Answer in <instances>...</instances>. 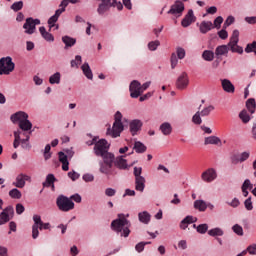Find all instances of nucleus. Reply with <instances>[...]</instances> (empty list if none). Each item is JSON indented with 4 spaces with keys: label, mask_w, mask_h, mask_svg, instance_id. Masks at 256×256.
<instances>
[{
    "label": "nucleus",
    "mask_w": 256,
    "mask_h": 256,
    "mask_svg": "<svg viewBox=\"0 0 256 256\" xmlns=\"http://www.w3.org/2000/svg\"><path fill=\"white\" fill-rule=\"evenodd\" d=\"M126 217H129V214L125 216V214H118V218L116 220H113L111 223V228L116 233H121V237H129V233H131V230H129V227H131V222L127 220Z\"/></svg>",
    "instance_id": "obj_1"
},
{
    "label": "nucleus",
    "mask_w": 256,
    "mask_h": 256,
    "mask_svg": "<svg viewBox=\"0 0 256 256\" xmlns=\"http://www.w3.org/2000/svg\"><path fill=\"white\" fill-rule=\"evenodd\" d=\"M10 119L12 123H18L22 133H29L33 128V124L29 121V115L23 111L14 113Z\"/></svg>",
    "instance_id": "obj_2"
},
{
    "label": "nucleus",
    "mask_w": 256,
    "mask_h": 256,
    "mask_svg": "<svg viewBox=\"0 0 256 256\" xmlns=\"http://www.w3.org/2000/svg\"><path fill=\"white\" fill-rule=\"evenodd\" d=\"M114 123L111 128V126L107 129V135H110V137H113V139L117 137H121V133H123V130L125 129V126H123V122L121 120L123 119V114L121 112L117 111L114 116Z\"/></svg>",
    "instance_id": "obj_3"
},
{
    "label": "nucleus",
    "mask_w": 256,
    "mask_h": 256,
    "mask_svg": "<svg viewBox=\"0 0 256 256\" xmlns=\"http://www.w3.org/2000/svg\"><path fill=\"white\" fill-rule=\"evenodd\" d=\"M103 161L99 162L100 165V173L104 175H111V169H113V162L115 161V155L111 152H106L105 155L101 156Z\"/></svg>",
    "instance_id": "obj_4"
},
{
    "label": "nucleus",
    "mask_w": 256,
    "mask_h": 256,
    "mask_svg": "<svg viewBox=\"0 0 256 256\" xmlns=\"http://www.w3.org/2000/svg\"><path fill=\"white\" fill-rule=\"evenodd\" d=\"M97 139H93L88 145L94 144V153L97 157H102L106 153H109V143L105 139H101L96 142Z\"/></svg>",
    "instance_id": "obj_5"
},
{
    "label": "nucleus",
    "mask_w": 256,
    "mask_h": 256,
    "mask_svg": "<svg viewBox=\"0 0 256 256\" xmlns=\"http://www.w3.org/2000/svg\"><path fill=\"white\" fill-rule=\"evenodd\" d=\"M56 205L58 209L60 211H63L64 213L73 211V209H75V203H73L71 199L63 195L57 197Z\"/></svg>",
    "instance_id": "obj_6"
},
{
    "label": "nucleus",
    "mask_w": 256,
    "mask_h": 256,
    "mask_svg": "<svg viewBox=\"0 0 256 256\" xmlns=\"http://www.w3.org/2000/svg\"><path fill=\"white\" fill-rule=\"evenodd\" d=\"M15 71V63L9 56L0 59V75H11Z\"/></svg>",
    "instance_id": "obj_7"
},
{
    "label": "nucleus",
    "mask_w": 256,
    "mask_h": 256,
    "mask_svg": "<svg viewBox=\"0 0 256 256\" xmlns=\"http://www.w3.org/2000/svg\"><path fill=\"white\" fill-rule=\"evenodd\" d=\"M237 43H239V30H234L230 42L228 43V47H230L233 53H239L241 55L243 53V47L237 45Z\"/></svg>",
    "instance_id": "obj_8"
},
{
    "label": "nucleus",
    "mask_w": 256,
    "mask_h": 256,
    "mask_svg": "<svg viewBox=\"0 0 256 256\" xmlns=\"http://www.w3.org/2000/svg\"><path fill=\"white\" fill-rule=\"evenodd\" d=\"M13 215H15V210L13 209V206L6 207L0 213V225H5V223H9V220L13 219Z\"/></svg>",
    "instance_id": "obj_9"
},
{
    "label": "nucleus",
    "mask_w": 256,
    "mask_h": 256,
    "mask_svg": "<svg viewBox=\"0 0 256 256\" xmlns=\"http://www.w3.org/2000/svg\"><path fill=\"white\" fill-rule=\"evenodd\" d=\"M117 3V0H102V2L99 4L97 13L100 15H105L113 5Z\"/></svg>",
    "instance_id": "obj_10"
},
{
    "label": "nucleus",
    "mask_w": 256,
    "mask_h": 256,
    "mask_svg": "<svg viewBox=\"0 0 256 256\" xmlns=\"http://www.w3.org/2000/svg\"><path fill=\"white\" fill-rule=\"evenodd\" d=\"M130 97L137 99L141 95V83L137 80H133L129 87Z\"/></svg>",
    "instance_id": "obj_11"
},
{
    "label": "nucleus",
    "mask_w": 256,
    "mask_h": 256,
    "mask_svg": "<svg viewBox=\"0 0 256 256\" xmlns=\"http://www.w3.org/2000/svg\"><path fill=\"white\" fill-rule=\"evenodd\" d=\"M183 11H185V4L181 1H176L169 10V13L175 17H181Z\"/></svg>",
    "instance_id": "obj_12"
},
{
    "label": "nucleus",
    "mask_w": 256,
    "mask_h": 256,
    "mask_svg": "<svg viewBox=\"0 0 256 256\" xmlns=\"http://www.w3.org/2000/svg\"><path fill=\"white\" fill-rule=\"evenodd\" d=\"M201 179L205 183H212V181L217 179V171L213 168L207 169L202 173Z\"/></svg>",
    "instance_id": "obj_13"
},
{
    "label": "nucleus",
    "mask_w": 256,
    "mask_h": 256,
    "mask_svg": "<svg viewBox=\"0 0 256 256\" xmlns=\"http://www.w3.org/2000/svg\"><path fill=\"white\" fill-rule=\"evenodd\" d=\"M26 181L31 183V176L21 173L16 177V181L13 182V185L18 189H23V187H25Z\"/></svg>",
    "instance_id": "obj_14"
},
{
    "label": "nucleus",
    "mask_w": 256,
    "mask_h": 256,
    "mask_svg": "<svg viewBox=\"0 0 256 256\" xmlns=\"http://www.w3.org/2000/svg\"><path fill=\"white\" fill-rule=\"evenodd\" d=\"M130 127V133L135 137L137 135L138 131H141V128L143 127V122L139 119L132 120L129 124Z\"/></svg>",
    "instance_id": "obj_15"
},
{
    "label": "nucleus",
    "mask_w": 256,
    "mask_h": 256,
    "mask_svg": "<svg viewBox=\"0 0 256 256\" xmlns=\"http://www.w3.org/2000/svg\"><path fill=\"white\" fill-rule=\"evenodd\" d=\"M189 85V78L187 77L186 73H182L177 81H176V87L177 89H185Z\"/></svg>",
    "instance_id": "obj_16"
},
{
    "label": "nucleus",
    "mask_w": 256,
    "mask_h": 256,
    "mask_svg": "<svg viewBox=\"0 0 256 256\" xmlns=\"http://www.w3.org/2000/svg\"><path fill=\"white\" fill-rule=\"evenodd\" d=\"M212 29H215V26H213V22L211 21H202L199 25V31L203 35L209 33Z\"/></svg>",
    "instance_id": "obj_17"
},
{
    "label": "nucleus",
    "mask_w": 256,
    "mask_h": 256,
    "mask_svg": "<svg viewBox=\"0 0 256 256\" xmlns=\"http://www.w3.org/2000/svg\"><path fill=\"white\" fill-rule=\"evenodd\" d=\"M23 29H25V33H27V35H33L35 33V24L33 23V18L26 19Z\"/></svg>",
    "instance_id": "obj_18"
},
{
    "label": "nucleus",
    "mask_w": 256,
    "mask_h": 256,
    "mask_svg": "<svg viewBox=\"0 0 256 256\" xmlns=\"http://www.w3.org/2000/svg\"><path fill=\"white\" fill-rule=\"evenodd\" d=\"M195 22V16L193 15V10H189L187 15L182 19V27H189L191 23Z\"/></svg>",
    "instance_id": "obj_19"
},
{
    "label": "nucleus",
    "mask_w": 256,
    "mask_h": 256,
    "mask_svg": "<svg viewBox=\"0 0 256 256\" xmlns=\"http://www.w3.org/2000/svg\"><path fill=\"white\" fill-rule=\"evenodd\" d=\"M135 189L143 193L145 191V177L140 176L135 178Z\"/></svg>",
    "instance_id": "obj_20"
},
{
    "label": "nucleus",
    "mask_w": 256,
    "mask_h": 256,
    "mask_svg": "<svg viewBox=\"0 0 256 256\" xmlns=\"http://www.w3.org/2000/svg\"><path fill=\"white\" fill-rule=\"evenodd\" d=\"M31 131L30 132H22L21 131V136L25 138H21L20 143L22 145L23 149H29V139H31Z\"/></svg>",
    "instance_id": "obj_21"
},
{
    "label": "nucleus",
    "mask_w": 256,
    "mask_h": 256,
    "mask_svg": "<svg viewBox=\"0 0 256 256\" xmlns=\"http://www.w3.org/2000/svg\"><path fill=\"white\" fill-rule=\"evenodd\" d=\"M124 157L125 156H119L115 159L114 165L117 169H127V160Z\"/></svg>",
    "instance_id": "obj_22"
},
{
    "label": "nucleus",
    "mask_w": 256,
    "mask_h": 256,
    "mask_svg": "<svg viewBox=\"0 0 256 256\" xmlns=\"http://www.w3.org/2000/svg\"><path fill=\"white\" fill-rule=\"evenodd\" d=\"M222 89L226 93H235V86L227 79L222 80Z\"/></svg>",
    "instance_id": "obj_23"
},
{
    "label": "nucleus",
    "mask_w": 256,
    "mask_h": 256,
    "mask_svg": "<svg viewBox=\"0 0 256 256\" xmlns=\"http://www.w3.org/2000/svg\"><path fill=\"white\" fill-rule=\"evenodd\" d=\"M59 161L62 163L63 171H69V160H67V155L63 152H59Z\"/></svg>",
    "instance_id": "obj_24"
},
{
    "label": "nucleus",
    "mask_w": 256,
    "mask_h": 256,
    "mask_svg": "<svg viewBox=\"0 0 256 256\" xmlns=\"http://www.w3.org/2000/svg\"><path fill=\"white\" fill-rule=\"evenodd\" d=\"M228 53H229V46L228 45L218 46L215 50L216 57H221L223 55H227Z\"/></svg>",
    "instance_id": "obj_25"
},
{
    "label": "nucleus",
    "mask_w": 256,
    "mask_h": 256,
    "mask_svg": "<svg viewBox=\"0 0 256 256\" xmlns=\"http://www.w3.org/2000/svg\"><path fill=\"white\" fill-rule=\"evenodd\" d=\"M138 219L141 223H144L145 225H147V223H149V221H151V214H149V212H147V211L140 212L138 214Z\"/></svg>",
    "instance_id": "obj_26"
},
{
    "label": "nucleus",
    "mask_w": 256,
    "mask_h": 256,
    "mask_svg": "<svg viewBox=\"0 0 256 256\" xmlns=\"http://www.w3.org/2000/svg\"><path fill=\"white\" fill-rule=\"evenodd\" d=\"M85 77L87 79H93V71H91V67L89 66V63L85 62L81 67Z\"/></svg>",
    "instance_id": "obj_27"
},
{
    "label": "nucleus",
    "mask_w": 256,
    "mask_h": 256,
    "mask_svg": "<svg viewBox=\"0 0 256 256\" xmlns=\"http://www.w3.org/2000/svg\"><path fill=\"white\" fill-rule=\"evenodd\" d=\"M62 42L65 44V49L69 47H73L75 43H77V40L75 38H71L70 36H64L62 37Z\"/></svg>",
    "instance_id": "obj_28"
},
{
    "label": "nucleus",
    "mask_w": 256,
    "mask_h": 256,
    "mask_svg": "<svg viewBox=\"0 0 256 256\" xmlns=\"http://www.w3.org/2000/svg\"><path fill=\"white\" fill-rule=\"evenodd\" d=\"M205 145H219L221 143V139L217 136H209L205 138Z\"/></svg>",
    "instance_id": "obj_29"
},
{
    "label": "nucleus",
    "mask_w": 256,
    "mask_h": 256,
    "mask_svg": "<svg viewBox=\"0 0 256 256\" xmlns=\"http://www.w3.org/2000/svg\"><path fill=\"white\" fill-rule=\"evenodd\" d=\"M49 83L51 85H59V83H61V73L56 72L53 75H51L49 78Z\"/></svg>",
    "instance_id": "obj_30"
},
{
    "label": "nucleus",
    "mask_w": 256,
    "mask_h": 256,
    "mask_svg": "<svg viewBox=\"0 0 256 256\" xmlns=\"http://www.w3.org/2000/svg\"><path fill=\"white\" fill-rule=\"evenodd\" d=\"M246 107L249 111V113L253 114L255 113V109H256V102L255 99L250 98L246 101Z\"/></svg>",
    "instance_id": "obj_31"
},
{
    "label": "nucleus",
    "mask_w": 256,
    "mask_h": 256,
    "mask_svg": "<svg viewBox=\"0 0 256 256\" xmlns=\"http://www.w3.org/2000/svg\"><path fill=\"white\" fill-rule=\"evenodd\" d=\"M134 150L136 153H145L147 151V146L139 141H136L134 143Z\"/></svg>",
    "instance_id": "obj_32"
},
{
    "label": "nucleus",
    "mask_w": 256,
    "mask_h": 256,
    "mask_svg": "<svg viewBox=\"0 0 256 256\" xmlns=\"http://www.w3.org/2000/svg\"><path fill=\"white\" fill-rule=\"evenodd\" d=\"M173 131V127H171V124L168 122H165L161 125V132L163 135H171V132Z\"/></svg>",
    "instance_id": "obj_33"
},
{
    "label": "nucleus",
    "mask_w": 256,
    "mask_h": 256,
    "mask_svg": "<svg viewBox=\"0 0 256 256\" xmlns=\"http://www.w3.org/2000/svg\"><path fill=\"white\" fill-rule=\"evenodd\" d=\"M194 209H198V211H205L207 209V203L203 200H196L194 202Z\"/></svg>",
    "instance_id": "obj_34"
},
{
    "label": "nucleus",
    "mask_w": 256,
    "mask_h": 256,
    "mask_svg": "<svg viewBox=\"0 0 256 256\" xmlns=\"http://www.w3.org/2000/svg\"><path fill=\"white\" fill-rule=\"evenodd\" d=\"M21 130H17L14 132V143H13V147L14 149H17V147H19V145H21Z\"/></svg>",
    "instance_id": "obj_35"
},
{
    "label": "nucleus",
    "mask_w": 256,
    "mask_h": 256,
    "mask_svg": "<svg viewBox=\"0 0 256 256\" xmlns=\"http://www.w3.org/2000/svg\"><path fill=\"white\" fill-rule=\"evenodd\" d=\"M202 58L204 59V61H213V59H215V53L210 50H205L202 53Z\"/></svg>",
    "instance_id": "obj_36"
},
{
    "label": "nucleus",
    "mask_w": 256,
    "mask_h": 256,
    "mask_svg": "<svg viewBox=\"0 0 256 256\" xmlns=\"http://www.w3.org/2000/svg\"><path fill=\"white\" fill-rule=\"evenodd\" d=\"M53 183H55V175L48 174L46 177V181L43 183V187H54Z\"/></svg>",
    "instance_id": "obj_37"
},
{
    "label": "nucleus",
    "mask_w": 256,
    "mask_h": 256,
    "mask_svg": "<svg viewBox=\"0 0 256 256\" xmlns=\"http://www.w3.org/2000/svg\"><path fill=\"white\" fill-rule=\"evenodd\" d=\"M210 237H223V230L221 228H214L208 231Z\"/></svg>",
    "instance_id": "obj_38"
},
{
    "label": "nucleus",
    "mask_w": 256,
    "mask_h": 256,
    "mask_svg": "<svg viewBox=\"0 0 256 256\" xmlns=\"http://www.w3.org/2000/svg\"><path fill=\"white\" fill-rule=\"evenodd\" d=\"M34 224L33 226L39 227L40 231H43V220H41V216L35 214L33 216Z\"/></svg>",
    "instance_id": "obj_39"
},
{
    "label": "nucleus",
    "mask_w": 256,
    "mask_h": 256,
    "mask_svg": "<svg viewBox=\"0 0 256 256\" xmlns=\"http://www.w3.org/2000/svg\"><path fill=\"white\" fill-rule=\"evenodd\" d=\"M9 196L12 199H21L22 194H21V191H19V189L13 188L12 190L9 191Z\"/></svg>",
    "instance_id": "obj_40"
},
{
    "label": "nucleus",
    "mask_w": 256,
    "mask_h": 256,
    "mask_svg": "<svg viewBox=\"0 0 256 256\" xmlns=\"http://www.w3.org/2000/svg\"><path fill=\"white\" fill-rule=\"evenodd\" d=\"M161 171L165 173V174H162L163 181H169V179H171V171H169L168 168L163 165L161 166Z\"/></svg>",
    "instance_id": "obj_41"
},
{
    "label": "nucleus",
    "mask_w": 256,
    "mask_h": 256,
    "mask_svg": "<svg viewBox=\"0 0 256 256\" xmlns=\"http://www.w3.org/2000/svg\"><path fill=\"white\" fill-rule=\"evenodd\" d=\"M239 118L241 119V121H243L244 123H249V121H251V117L249 116V114L247 113V110H242L239 114Z\"/></svg>",
    "instance_id": "obj_42"
},
{
    "label": "nucleus",
    "mask_w": 256,
    "mask_h": 256,
    "mask_svg": "<svg viewBox=\"0 0 256 256\" xmlns=\"http://www.w3.org/2000/svg\"><path fill=\"white\" fill-rule=\"evenodd\" d=\"M192 123H194V125H201V123H203V120L201 119V112L200 111L196 112L193 115Z\"/></svg>",
    "instance_id": "obj_43"
},
{
    "label": "nucleus",
    "mask_w": 256,
    "mask_h": 256,
    "mask_svg": "<svg viewBox=\"0 0 256 256\" xmlns=\"http://www.w3.org/2000/svg\"><path fill=\"white\" fill-rule=\"evenodd\" d=\"M211 111H215V106L210 105V106H207L206 108H204V109L200 112L201 117H208V115L211 114Z\"/></svg>",
    "instance_id": "obj_44"
},
{
    "label": "nucleus",
    "mask_w": 256,
    "mask_h": 256,
    "mask_svg": "<svg viewBox=\"0 0 256 256\" xmlns=\"http://www.w3.org/2000/svg\"><path fill=\"white\" fill-rule=\"evenodd\" d=\"M232 231L238 235L239 237H243L244 233H243V227L239 224H235L233 227H232Z\"/></svg>",
    "instance_id": "obj_45"
},
{
    "label": "nucleus",
    "mask_w": 256,
    "mask_h": 256,
    "mask_svg": "<svg viewBox=\"0 0 256 256\" xmlns=\"http://www.w3.org/2000/svg\"><path fill=\"white\" fill-rule=\"evenodd\" d=\"M245 52L246 53H255L256 55V41L247 44L246 48H245Z\"/></svg>",
    "instance_id": "obj_46"
},
{
    "label": "nucleus",
    "mask_w": 256,
    "mask_h": 256,
    "mask_svg": "<svg viewBox=\"0 0 256 256\" xmlns=\"http://www.w3.org/2000/svg\"><path fill=\"white\" fill-rule=\"evenodd\" d=\"M10 9H12V11H21V9H23V1H18V2H14Z\"/></svg>",
    "instance_id": "obj_47"
},
{
    "label": "nucleus",
    "mask_w": 256,
    "mask_h": 256,
    "mask_svg": "<svg viewBox=\"0 0 256 256\" xmlns=\"http://www.w3.org/2000/svg\"><path fill=\"white\" fill-rule=\"evenodd\" d=\"M44 159L45 161H48V159H51V145L47 144L44 149Z\"/></svg>",
    "instance_id": "obj_48"
},
{
    "label": "nucleus",
    "mask_w": 256,
    "mask_h": 256,
    "mask_svg": "<svg viewBox=\"0 0 256 256\" xmlns=\"http://www.w3.org/2000/svg\"><path fill=\"white\" fill-rule=\"evenodd\" d=\"M82 58H81V56L80 55H77L76 57H75V60H72L71 61V67H77V69L79 68V65H81V63H82Z\"/></svg>",
    "instance_id": "obj_49"
},
{
    "label": "nucleus",
    "mask_w": 256,
    "mask_h": 256,
    "mask_svg": "<svg viewBox=\"0 0 256 256\" xmlns=\"http://www.w3.org/2000/svg\"><path fill=\"white\" fill-rule=\"evenodd\" d=\"M244 207L247 211H253V201H251V197L244 201Z\"/></svg>",
    "instance_id": "obj_50"
},
{
    "label": "nucleus",
    "mask_w": 256,
    "mask_h": 256,
    "mask_svg": "<svg viewBox=\"0 0 256 256\" xmlns=\"http://www.w3.org/2000/svg\"><path fill=\"white\" fill-rule=\"evenodd\" d=\"M198 233H201L202 235L207 233V229H209V226L207 224H200L197 226Z\"/></svg>",
    "instance_id": "obj_51"
},
{
    "label": "nucleus",
    "mask_w": 256,
    "mask_h": 256,
    "mask_svg": "<svg viewBox=\"0 0 256 256\" xmlns=\"http://www.w3.org/2000/svg\"><path fill=\"white\" fill-rule=\"evenodd\" d=\"M223 23V17L218 16L215 20H214V24L213 27L216 29H221V24Z\"/></svg>",
    "instance_id": "obj_52"
},
{
    "label": "nucleus",
    "mask_w": 256,
    "mask_h": 256,
    "mask_svg": "<svg viewBox=\"0 0 256 256\" xmlns=\"http://www.w3.org/2000/svg\"><path fill=\"white\" fill-rule=\"evenodd\" d=\"M249 157H251V153H249V152H242L240 154V157H239L240 163H245V161H247V159H249Z\"/></svg>",
    "instance_id": "obj_53"
},
{
    "label": "nucleus",
    "mask_w": 256,
    "mask_h": 256,
    "mask_svg": "<svg viewBox=\"0 0 256 256\" xmlns=\"http://www.w3.org/2000/svg\"><path fill=\"white\" fill-rule=\"evenodd\" d=\"M57 21H59V18H57V16L54 15L48 19V25L50 29H53V27H55V23H57Z\"/></svg>",
    "instance_id": "obj_54"
},
{
    "label": "nucleus",
    "mask_w": 256,
    "mask_h": 256,
    "mask_svg": "<svg viewBox=\"0 0 256 256\" xmlns=\"http://www.w3.org/2000/svg\"><path fill=\"white\" fill-rule=\"evenodd\" d=\"M176 55L178 59H185V49H183L182 47H178L176 49Z\"/></svg>",
    "instance_id": "obj_55"
},
{
    "label": "nucleus",
    "mask_w": 256,
    "mask_h": 256,
    "mask_svg": "<svg viewBox=\"0 0 256 256\" xmlns=\"http://www.w3.org/2000/svg\"><path fill=\"white\" fill-rule=\"evenodd\" d=\"M233 23H235V17L233 16H228L227 19L224 22V27L227 28L230 25H233Z\"/></svg>",
    "instance_id": "obj_56"
},
{
    "label": "nucleus",
    "mask_w": 256,
    "mask_h": 256,
    "mask_svg": "<svg viewBox=\"0 0 256 256\" xmlns=\"http://www.w3.org/2000/svg\"><path fill=\"white\" fill-rule=\"evenodd\" d=\"M159 45H161V43L159 41L150 42L148 44V48L150 51H155L157 49V47H159Z\"/></svg>",
    "instance_id": "obj_57"
},
{
    "label": "nucleus",
    "mask_w": 256,
    "mask_h": 256,
    "mask_svg": "<svg viewBox=\"0 0 256 256\" xmlns=\"http://www.w3.org/2000/svg\"><path fill=\"white\" fill-rule=\"evenodd\" d=\"M242 189H253V185L251 184V180L246 179L242 184Z\"/></svg>",
    "instance_id": "obj_58"
},
{
    "label": "nucleus",
    "mask_w": 256,
    "mask_h": 256,
    "mask_svg": "<svg viewBox=\"0 0 256 256\" xmlns=\"http://www.w3.org/2000/svg\"><path fill=\"white\" fill-rule=\"evenodd\" d=\"M39 237V226H32V238L37 239Z\"/></svg>",
    "instance_id": "obj_59"
},
{
    "label": "nucleus",
    "mask_w": 256,
    "mask_h": 256,
    "mask_svg": "<svg viewBox=\"0 0 256 256\" xmlns=\"http://www.w3.org/2000/svg\"><path fill=\"white\" fill-rule=\"evenodd\" d=\"M218 36L220 37V39H227V37H229V34L227 33V30L222 29L218 32Z\"/></svg>",
    "instance_id": "obj_60"
},
{
    "label": "nucleus",
    "mask_w": 256,
    "mask_h": 256,
    "mask_svg": "<svg viewBox=\"0 0 256 256\" xmlns=\"http://www.w3.org/2000/svg\"><path fill=\"white\" fill-rule=\"evenodd\" d=\"M247 251L250 255H256V244L248 246Z\"/></svg>",
    "instance_id": "obj_61"
},
{
    "label": "nucleus",
    "mask_w": 256,
    "mask_h": 256,
    "mask_svg": "<svg viewBox=\"0 0 256 256\" xmlns=\"http://www.w3.org/2000/svg\"><path fill=\"white\" fill-rule=\"evenodd\" d=\"M141 173H143V168L141 167H134V177H142Z\"/></svg>",
    "instance_id": "obj_62"
},
{
    "label": "nucleus",
    "mask_w": 256,
    "mask_h": 256,
    "mask_svg": "<svg viewBox=\"0 0 256 256\" xmlns=\"http://www.w3.org/2000/svg\"><path fill=\"white\" fill-rule=\"evenodd\" d=\"M43 39L45 41H55V38L53 37V34L46 32L44 35H42Z\"/></svg>",
    "instance_id": "obj_63"
},
{
    "label": "nucleus",
    "mask_w": 256,
    "mask_h": 256,
    "mask_svg": "<svg viewBox=\"0 0 256 256\" xmlns=\"http://www.w3.org/2000/svg\"><path fill=\"white\" fill-rule=\"evenodd\" d=\"M246 23H249V25H255L256 23V16H250L245 18Z\"/></svg>",
    "instance_id": "obj_64"
}]
</instances>
